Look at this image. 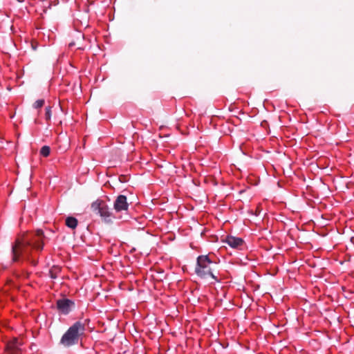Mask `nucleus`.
Here are the masks:
<instances>
[{
	"label": "nucleus",
	"instance_id": "nucleus-13",
	"mask_svg": "<svg viewBox=\"0 0 354 354\" xmlns=\"http://www.w3.org/2000/svg\"><path fill=\"white\" fill-rule=\"evenodd\" d=\"M50 274H51V277H53V278H55V274H53V272H50Z\"/></svg>",
	"mask_w": 354,
	"mask_h": 354
},
{
	"label": "nucleus",
	"instance_id": "nucleus-11",
	"mask_svg": "<svg viewBox=\"0 0 354 354\" xmlns=\"http://www.w3.org/2000/svg\"><path fill=\"white\" fill-rule=\"evenodd\" d=\"M44 104V100H38L35 102L34 106L35 109L41 108Z\"/></svg>",
	"mask_w": 354,
	"mask_h": 354
},
{
	"label": "nucleus",
	"instance_id": "nucleus-4",
	"mask_svg": "<svg viewBox=\"0 0 354 354\" xmlns=\"http://www.w3.org/2000/svg\"><path fill=\"white\" fill-rule=\"evenodd\" d=\"M92 210L100 215L101 217L104 218L106 221H110L109 219L112 214L109 211V208L105 202L101 200H97L91 204Z\"/></svg>",
	"mask_w": 354,
	"mask_h": 354
},
{
	"label": "nucleus",
	"instance_id": "nucleus-6",
	"mask_svg": "<svg viewBox=\"0 0 354 354\" xmlns=\"http://www.w3.org/2000/svg\"><path fill=\"white\" fill-rule=\"evenodd\" d=\"M113 207L114 209L118 212L127 210L129 204L127 201V197L124 195L118 196L114 202Z\"/></svg>",
	"mask_w": 354,
	"mask_h": 354
},
{
	"label": "nucleus",
	"instance_id": "nucleus-12",
	"mask_svg": "<svg viewBox=\"0 0 354 354\" xmlns=\"http://www.w3.org/2000/svg\"><path fill=\"white\" fill-rule=\"evenodd\" d=\"M50 116H51L50 107L48 106V107L46 108V114H45L46 119L47 120H49L50 119Z\"/></svg>",
	"mask_w": 354,
	"mask_h": 354
},
{
	"label": "nucleus",
	"instance_id": "nucleus-9",
	"mask_svg": "<svg viewBox=\"0 0 354 354\" xmlns=\"http://www.w3.org/2000/svg\"><path fill=\"white\" fill-rule=\"evenodd\" d=\"M66 225L71 229H75L77 225V220L72 216L68 217L66 219Z\"/></svg>",
	"mask_w": 354,
	"mask_h": 354
},
{
	"label": "nucleus",
	"instance_id": "nucleus-8",
	"mask_svg": "<svg viewBox=\"0 0 354 354\" xmlns=\"http://www.w3.org/2000/svg\"><path fill=\"white\" fill-rule=\"evenodd\" d=\"M225 241L230 247H232L233 248H239L243 243V241L241 239L237 238L235 236H227Z\"/></svg>",
	"mask_w": 354,
	"mask_h": 354
},
{
	"label": "nucleus",
	"instance_id": "nucleus-3",
	"mask_svg": "<svg viewBox=\"0 0 354 354\" xmlns=\"http://www.w3.org/2000/svg\"><path fill=\"white\" fill-rule=\"evenodd\" d=\"M216 263L212 262L208 256L201 255L197 259V265L196 267V273L201 277H207L209 276L215 278L213 274V268Z\"/></svg>",
	"mask_w": 354,
	"mask_h": 354
},
{
	"label": "nucleus",
	"instance_id": "nucleus-1",
	"mask_svg": "<svg viewBox=\"0 0 354 354\" xmlns=\"http://www.w3.org/2000/svg\"><path fill=\"white\" fill-rule=\"evenodd\" d=\"M45 238L44 232L41 230H37L35 234L26 235L21 239H17L12 247V261H18L20 257L30 261L35 266L37 261L30 259L32 250L41 251L44 247L43 239Z\"/></svg>",
	"mask_w": 354,
	"mask_h": 354
},
{
	"label": "nucleus",
	"instance_id": "nucleus-5",
	"mask_svg": "<svg viewBox=\"0 0 354 354\" xmlns=\"http://www.w3.org/2000/svg\"><path fill=\"white\" fill-rule=\"evenodd\" d=\"M24 344L22 339L15 337L7 343L6 351L8 354H22Z\"/></svg>",
	"mask_w": 354,
	"mask_h": 354
},
{
	"label": "nucleus",
	"instance_id": "nucleus-2",
	"mask_svg": "<svg viewBox=\"0 0 354 354\" xmlns=\"http://www.w3.org/2000/svg\"><path fill=\"white\" fill-rule=\"evenodd\" d=\"M85 330V324L81 322H75L64 333L61 339V343L64 346H71L77 344L80 337H81Z\"/></svg>",
	"mask_w": 354,
	"mask_h": 354
},
{
	"label": "nucleus",
	"instance_id": "nucleus-7",
	"mask_svg": "<svg viewBox=\"0 0 354 354\" xmlns=\"http://www.w3.org/2000/svg\"><path fill=\"white\" fill-rule=\"evenodd\" d=\"M73 304V302L69 299H60L57 302V308L64 314L68 313Z\"/></svg>",
	"mask_w": 354,
	"mask_h": 354
},
{
	"label": "nucleus",
	"instance_id": "nucleus-10",
	"mask_svg": "<svg viewBox=\"0 0 354 354\" xmlns=\"http://www.w3.org/2000/svg\"><path fill=\"white\" fill-rule=\"evenodd\" d=\"M50 147H48V146H44L41 149V151H40V153L41 154L44 156V157H47L49 156L50 154Z\"/></svg>",
	"mask_w": 354,
	"mask_h": 354
}]
</instances>
